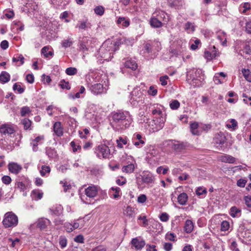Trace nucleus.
Segmentation results:
<instances>
[{"instance_id": "nucleus-6", "label": "nucleus", "mask_w": 251, "mask_h": 251, "mask_svg": "<svg viewBox=\"0 0 251 251\" xmlns=\"http://www.w3.org/2000/svg\"><path fill=\"white\" fill-rule=\"evenodd\" d=\"M94 152L96 156L101 158H109L110 155V151L109 147L105 145L101 144L95 148Z\"/></svg>"}, {"instance_id": "nucleus-30", "label": "nucleus", "mask_w": 251, "mask_h": 251, "mask_svg": "<svg viewBox=\"0 0 251 251\" xmlns=\"http://www.w3.org/2000/svg\"><path fill=\"white\" fill-rule=\"evenodd\" d=\"M135 168V165L133 163H130L127 165L124 166L122 167V171L126 173L131 174L134 172Z\"/></svg>"}, {"instance_id": "nucleus-7", "label": "nucleus", "mask_w": 251, "mask_h": 251, "mask_svg": "<svg viewBox=\"0 0 251 251\" xmlns=\"http://www.w3.org/2000/svg\"><path fill=\"white\" fill-rule=\"evenodd\" d=\"M107 45H108L107 42L104 43L103 44V45H102V47L100 49V51L101 52H103L104 50H105V51H104L103 52V55L102 56V57L104 58V59H105V60L107 59V55L108 54L110 55L109 58L110 57L111 54V53H112V52L113 51H114L115 50H116L115 48H114V49H113V48H114V46H116L117 45L119 46V43L118 42H116L114 44H112V43H111V44H110L111 46L109 47H108V46L107 47Z\"/></svg>"}, {"instance_id": "nucleus-21", "label": "nucleus", "mask_w": 251, "mask_h": 251, "mask_svg": "<svg viewBox=\"0 0 251 251\" xmlns=\"http://www.w3.org/2000/svg\"><path fill=\"white\" fill-rule=\"evenodd\" d=\"M194 229V224L190 220H187L185 221L184 230L187 233H190Z\"/></svg>"}, {"instance_id": "nucleus-53", "label": "nucleus", "mask_w": 251, "mask_h": 251, "mask_svg": "<svg viewBox=\"0 0 251 251\" xmlns=\"http://www.w3.org/2000/svg\"><path fill=\"white\" fill-rule=\"evenodd\" d=\"M185 29L187 31L193 32L195 30V27L192 23L188 22L185 24Z\"/></svg>"}, {"instance_id": "nucleus-29", "label": "nucleus", "mask_w": 251, "mask_h": 251, "mask_svg": "<svg viewBox=\"0 0 251 251\" xmlns=\"http://www.w3.org/2000/svg\"><path fill=\"white\" fill-rule=\"evenodd\" d=\"M174 149L176 151H182L184 150L187 147V144L184 143H180L177 142L173 145Z\"/></svg>"}, {"instance_id": "nucleus-50", "label": "nucleus", "mask_w": 251, "mask_h": 251, "mask_svg": "<svg viewBox=\"0 0 251 251\" xmlns=\"http://www.w3.org/2000/svg\"><path fill=\"white\" fill-rule=\"evenodd\" d=\"M13 89L14 91L17 90L19 94L23 93L25 91V88L22 87L21 85L18 84L17 83H16L14 84L13 86Z\"/></svg>"}, {"instance_id": "nucleus-51", "label": "nucleus", "mask_w": 251, "mask_h": 251, "mask_svg": "<svg viewBox=\"0 0 251 251\" xmlns=\"http://www.w3.org/2000/svg\"><path fill=\"white\" fill-rule=\"evenodd\" d=\"M111 190L115 191V194L113 195V198L115 199L118 198L120 197L119 193L121 191V189L119 187H112L110 189Z\"/></svg>"}, {"instance_id": "nucleus-52", "label": "nucleus", "mask_w": 251, "mask_h": 251, "mask_svg": "<svg viewBox=\"0 0 251 251\" xmlns=\"http://www.w3.org/2000/svg\"><path fill=\"white\" fill-rule=\"evenodd\" d=\"M59 86L62 89H66L67 90H70L71 89V86L69 84V82H68V81L66 82L64 80H62L60 81Z\"/></svg>"}, {"instance_id": "nucleus-42", "label": "nucleus", "mask_w": 251, "mask_h": 251, "mask_svg": "<svg viewBox=\"0 0 251 251\" xmlns=\"http://www.w3.org/2000/svg\"><path fill=\"white\" fill-rule=\"evenodd\" d=\"M125 215L129 218H133L134 217V213L132 208L130 206H127L125 210Z\"/></svg>"}, {"instance_id": "nucleus-23", "label": "nucleus", "mask_w": 251, "mask_h": 251, "mask_svg": "<svg viewBox=\"0 0 251 251\" xmlns=\"http://www.w3.org/2000/svg\"><path fill=\"white\" fill-rule=\"evenodd\" d=\"M44 140L43 136H39L35 139L32 140L30 143L31 145L32 146V150L34 151H38V143L42 140Z\"/></svg>"}, {"instance_id": "nucleus-56", "label": "nucleus", "mask_w": 251, "mask_h": 251, "mask_svg": "<svg viewBox=\"0 0 251 251\" xmlns=\"http://www.w3.org/2000/svg\"><path fill=\"white\" fill-rule=\"evenodd\" d=\"M24 59H25V58L23 57V56L22 55L20 54V55H19L17 57H13L12 61L14 62H18L19 61H20L21 64L23 65L24 63Z\"/></svg>"}, {"instance_id": "nucleus-38", "label": "nucleus", "mask_w": 251, "mask_h": 251, "mask_svg": "<svg viewBox=\"0 0 251 251\" xmlns=\"http://www.w3.org/2000/svg\"><path fill=\"white\" fill-rule=\"evenodd\" d=\"M207 193V190L203 187H198L196 190V194L197 196H203L205 195Z\"/></svg>"}, {"instance_id": "nucleus-37", "label": "nucleus", "mask_w": 251, "mask_h": 251, "mask_svg": "<svg viewBox=\"0 0 251 251\" xmlns=\"http://www.w3.org/2000/svg\"><path fill=\"white\" fill-rule=\"evenodd\" d=\"M46 153L50 158H53L56 155V151L54 149L47 148Z\"/></svg>"}, {"instance_id": "nucleus-59", "label": "nucleus", "mask_w": 251, "mask_h": 251, "mask_svg": "<svg viewBox=\"0 0 251 251\" xmlns=\"http://www.w3.org/2000/svg\"><path fill=\"white\" fill-rule=\"evenodd\" d=\"M64 228L66 231L68 232H71L73 231V225L72 223H66L64 224Z\"/></svg>"}, {"instance_id": "nucleus-2", "label": "nucleus", "mask_w": 251, "mask_h": 251, "mask_svg": "<svg viewBox=\"0 0 251 251\" xmlns=\"http://www.w3.org/2000/svg\"><path fill=\"white\" fill-rule=\"evenodd\" d=\"M187 78L188 81H191V84L194 86H200L204 80L202 70L200 69H192L187 72Z\"/></svg>"}, {"instance_id": "nucleus-41", "label": "nucleus", "mask_w": 251, "mask_h": 251, "mask_svg": "<svg viewBox=\"0 0 251 251\" xmlns=\"http://www.w3.org/2000/svg\"><path fill=\"white\" fill-rule=\"evenodd\" d=\"M88 41H82L79 44L80 50L82 51L83 53H85L86 51L88 50V45L85 43H88Z\"/></svg>"}, {"instance_id": "nucleus-19", "label": "nucleus", "mask_w": 251, "mask_h": 251, "mask_svg": "<svg viewBox=\"0 0 251 251\" xmlns=\"http://www.w3.org/2000/svg\"><path fill=\"white\" fill-rule=\"evenodd\" d=\"M150 24L151 27L154 28H159L162 26V23L155 15L150 19Z\"/></svg>"}, {"instance_id": "nucleus-13", "label": "nucleus", "mask_w": 251, "mask_h": 251, "mask_svg": "<svg viewBox=\"0 0 251 251\" xmlns=\"http://www.w3.org/2000/svg\"><path fill=\"white\" fill-rule=\"evenodd\" d=\"M8 169L11 173L17 175L22 170V167L17 163L10 162L8 165Z\"/></svg>"}, {"instance_id": "nucleus-33", "label": "nucleus", "mask_w": 251, "mask_h": 251, "mask_svg": "<svg viewBox=\"0 0 251 251\" xmlns=\"http://www.w3.org/2000/svg\"><path fill=\"white\" fill-rule=\"evenodd\" d=\"M76 27H78L79 30H86L88 28L90 27V24L87 23L86 21H78V23L76 25Z\"/></svg>"}, {"instance_id": "nucleus-44", "label": "nucleus", "mask_w": 251, "mask_h": 251, "mask_svg": "<svg viewBox=\"0 0 251 251\" xmlns=\"http://www.w3.org/2000/svg\"><path fill=\"white\" fill-rule=\"evenodd\" d=\"M41 168L40 173L42 176H45L47 173L49 174L50 172V168L49 166L43 165Z\"/></svg>"}, {"instance_id": "nucleus-12", "label": "nucleus", "mask_w": 251, "mask_h": 251, "mask_svg": "<svg viewBox=\"0 0 251 251\" xmlns=\"http://www.w3.org/2000/svg\"><path fill=\"white\" fill-rule=\"evenodd\" d=\"M239 53L245 59L251 60V47L249 45L246 44L243 47V49L239 51Z\"/></svg>"}, {"instance_id": "nucleus-5", "label": "nucleus", "mask_w": 251, "mask_h": 251, "mask_svg": "<svg viewBox=\"0 0 251 251\" xmlns=\"http://www.w3.org/2000/svg\"><path fill=\"white\" fill-rule=\"evenodd\" d=\"M144 97L141 91L134 90L131 93L129 102L134 107L140 106L144 102Z\"/></svg>"}, {"instance_id": "nucleus-49", "label": "nucleus", "mask_w": 251, "mask_h": 251, "mask_svg": "<svg viewBox=\"0 0 251 251\" xmlns=\"http://www.w3.org/2000/svg\"><path fill=\"white\" fill-rule=\"evenodd\" d=\"M229 227V223L226 221H224L222 222L221 225V230L222 231H227Z\"/></svg>"}, {"instance_id": "nucleus-20", "label": "nucleus", "mask_w": 251, "mask_h": 251, "mask_svg": "<svg viewBox=\"0 0 251 251\" xmlns=\"http://www.w3.org/2000/svg\"><path fill=\"white\" fill-rule=\"evenodd\" d=\"M49 211L51 215L58 216L62 212V207L60 205L54 206L50 208Z\"/></svg>"}, {"instance_id": "nucleus-43", "label": "nucleus", "mask_w": 251, "mask_h": 251, "mask_svg": "<svg viewBox=\"0 0 251 251\" xmlns=\"http://www.w3.org/2000/svg\"><path fill=\"white\" fill-rule=\"evenodd\" d=\"M179 106L180 103L176 100H173L170 103V107L172 110H176L179 107Z\"/></svg>"}, {"instance_id": "nucleus-58", "label": "nucleus", "mask_w": 251, "mask_h": 251, "mask_svg": "<svg viewBox=\"0 0 251 251\" xmlns=\"http://www.w3.org/2000/svg\"><path fill=\"white\" fill-rule=\"evenodd\" d=\"M30 112V109L28 107L24 106L21 108V114L22 116H25L26 114Z\"/></svg>"}, {"instance_id": "nucleus-31", "label": "nucleus", "mask_w": 251, "mask_h": 251, "mask_svg": "<svg viewBox=\"0 0 251 251\" xmlns=\"http://www.w3.org/2000/svg\"><path fill=\"white\" fill-rule=\"evenodd\" d=\"M10 77V76L7 72L2 71L0 75V82L2 83H6L9 81Z\"/></svg>"}, {"instance_id": "nucleus-10", "label": "nucleus", "mask_w": 251, "mask_h": 251, "mask_svg": "<svg viewBox=\"0 0 251 251\" xmlns=\"http://www.w3.org/2000/svg\"><path fill=\"white\" fill-rule=\"evenodd\" d=\"M149 110L151 111L153 115H158L160 116V123H164L165 122V119L163 117L162 111L158 107V104L151 105L149 107Z\"/></svg>"}, {"instance_id": "nucleus-40", "label": "nucleus", "mask_w": 251, "mask_h": 251, "mask_svg": "<svg viewBox=\"0 0 251 251\" xmlns=\"http://www.w3.org/2000/svg\"><path fill=\"white\" fill-rule=\"evenodd\" d=\"M198 127V124L196 122H194L193 123L191 124L190 125V129L193 135H198L199 132L197 130V128Z\"/></svg>"}, {"instance_id": "nucleus-32", "label": "nucleus", "mask_w": 251, "mask_h": 251, "mask_svg": "<svg viewBox=\"0 0 251 251\" xmlns=\"http://www.w3.org/2000/svg\"><path fill=\"white\" fill-rule=\"evenodd\" d=\"M241 214V210L235 206L232 207L230 209V215L233 218L240 216Z\"/></svg>"}, {"instance_id": "nucleus-3", "label": "nucleus", "mask_w": 251, "mask_h": 251, "mask_svg": "<svg viewBox=\"0 0 251 251\" xmlns=\"http://www.w3.org/2000/svg\"><path fill=\"white\" fill-rule=\"evenodd\" d=\"M2 223L6 228L15 227L18 223V217L13 212H8L4 215Z\"/></svg>"}, {"instance_id": "nucleus-36", "label": "nucleus", "mask_w": 251, "mask_h": 251, "mask_svg": "<svg viewBox=\"0 0 251 251\" xmlns=\"http://www.w3.org/2000/svg\"><path fill=\"white\" fill-rule=\"evenodd\" d=\"M242 73L245 78L248 81L251 82V72L249 69H243Z\"/></svg>"}, {"instance_id": "nucleus-26", "label": "nucleus", "mask_w": 251, "mask_h": 251, "mask_svg": "<svg viewBox=\"0 0 251 251\" xmlns=\"http://www.w3.org/2000/svg\"><path fill=\"white\" fill-rule=\"evenodd\" d=\"M154 177L151 173L145 174L142 176V180L146 183H152L154 181Z\"/></svg>"}, {"instance_id": "nucleus-64", "label": "nucleus", "mask_w": 251, "mask_h": 251, "mask_svg": "<svg viewBox=\"0 0 251 251\" xmlns=\"http://www.w3.org/2000/svg\"><path fill=\"white\" fill-rule=\"evenodd\" d=\"M146 248L147 251H157L156 249V246L154 245L147 244Z\"/></svg>"}, {"instance_id": "nucleus-4", "label": "nucleus", "mask_w": 251, "mask_h": 251, "mask_svg": "<svg viewBox=\"0 0 251 251\" xmlns=\"http://www.w3.org/2000/svg\"><path fill=\"white\" fill-rule=\"evenodd\" d=\"M160 43L157 42L145 43L143 44V47L140 51V53L145 56L146 53L150 54L155 51H158L160 50Z\"/></svg>"}, {"instance_id": "nucleus-24", "label": "nucleus", "mask_w": 251, "mask_h": 251, "mask_svg": "<svg viewBox=\"0 0 251 251\" xmlns=\"http://www.w3.org/2000/svg\"><path fill=\"white\" fill-rule=\"evenodd\" d=\"M125 66L126 67L131 69L132 70H135L137 68V64L134 60L131 59L126 61Z\"/></svg>"}, {"instance_id": "nucleus-16", "label": "nucleus", "mask_w": 251, "mask_h": 251, "mask_svg": "<svg viewBox=\"0 0 251 251\" xmlns=\"http://www.w3.org/2000/svg\"><path fill=\"white\" fill-rule=\"evenodd\" d=\"M103 90V85L100 83H95L90 87V90L95 95L102 93Z\"/></svg>"}, {"instance_id": "nucleus-35", "label": "nucleus", "mask_w": 251, "mask_h": 251, "mask_svg": "<svg viewBox=\"0 0 251 251\" xmlns=\"http://www.w3.org/2000/svg\"><path fill=\"white\" fill-rule=\"evenodd\" d=\"M117 147L121 149L123 148L124 145H126L127 143V138L126 137H119L116 141Z\"/></svg>"}, {"instance_id": "nucleus-28", "label": "nucleus", "mask_w": 251, "mask_h": 251, "mask_svg": "<svg viewBox=\"0 0 251 251\" xmlns=\"http://www.w3.org/2000/svg\"><path fill=\"white\" fill-rule=\"evenodd\" d=\"M217 38L224 46L226 45V35L224 31H219L217 33Z\"/></svg>"}, {"instance_id": "nucleus-54", "label": "nucleus", "mask_w": 251, "mask_h": 251, "mask_svg": "<svg viewBox=\"0 0 251 251\" xmlns=\"http://www.w3.org/2000/svg\"><path fill=\"white\" fill-rule=\"evenodd\" d=\"M16 186L17 188L20 189L21 191H24L26 189L25 184L22 181H17L16 183Z\"/></svg>"}, {"instance_id": "nucleus-34", "label": "nucleus", "mask_w": 251, "mask_h": 251, "mask_svg": "<svg viewBox=\"0 0 251 251\" xmlns=\"http://www.w3.org/2000/svg\"><path fill=\"white\" fill-rule=\"evenodd\" d=\"M50 47L45 46L41 50V53L46 58L49 57L50 56H52L53 51L49 50Z\"/></svg>"}, {"instance_id": "nucleus-18", "label": "nucleus", "mask_w": 251, "mask_h": 251, "mask_svg": "<svg viewBox=\"0 0 251 251\" xmlns=\"http://www.w3.org/2000/svg\"><path fill=\"white\" fill-rule=\"evenodd\" d=\"M219 159L222 162L227 163H234L236 161L235 157L228 154L221 155Z\"/></svg>"}, {"instance_id": "nucleus-14", "label": "nucleus", "mask_w": 251, "mask_h": 251, "mask_svg": "<svg viewBox=\"0 0 251 251\" xmlns=\"http://www.w3.org/2000/svg\"><path fill=\"white\" fill-rule=\"evenodd\" d=\"M97 194V187L94 185L89 186L85 190V194L89 198H93L95 197Z\"/></svg>"}, {"instance_id": "nucleus-9", "label": "nucleus", "mask_w": 251, "mask_h": 251, "mask_svg": "<svg viewBox=\"0 0 251 251\" xmlns=\"http://www.w3.org/2000/svg\"><path fill=\"white\" fill-rule=\"evenodd\" d=\"M131 248L135 250H140L143 249L146 245L145 240L140 239L139 237L133 238L130 242Z\"/></svg>"}, {"instance_id": "nucleus-60", "label": "nucleus", "mask_w": 251, "mask_h": 251, "mask_svg": "<svg viewBox=\"0 0 251 251\" xmlns=\"http://www.w3.org/2000/svg\"><path fill=\"white\" fill-rule=\"evenodd\" d=\"M160 220L164 222L169 220V216L167 213H162L159 216Z\"/></svg>"}, {"instance_id": "nucleus-25", "label": "nucleus", "mask_w": 251, "mask_h": 251, "mask_svg": "<svg viewBox=\"0 0 251 251\" xmlns=\"http://www.w3.org/2000/svg\"><path fill=\"white\" fill-rule=\"evenodd\" d=\"M134 136L137 140H139V141L134 142L133 144L137 147L141 148L145 144V141L142 139V136L139 133L135 134Z\"/></svg>"}, {"instance_id": "nucleus-45", "label": "nucleus", "mask_w": 251, "mask_h": 251, "mask_svg": "<svg viewBox=\"0 0 251 251\" xmlns=\"http://www.w3.org/2000/svg\"><path fill=\"white\" fill-rule=\"evenodd\" d=\"M59 244L62 249L65 248L67 244V240L64 236H60L59 239Z\"/></svg>"}, {"instance_id": "nucleus-11", "label": "nucleus", "mask_w": 251, "mask_h": 251, "mask_svg": "<svg viewBox=\"0 0 251 251\" xmlns=\"http://www.w3.org/2000/svg\"><path fill=\"white\" fill-rule=\"evenodd\" d=\"M15 131L13 126L10 124H2L0 126V132L3 134H11Z\"/></svg>"}, {"instance_id": "nucleus-46", "label": "nucleus", "mask_w": 251, "mask_h": 251, "mask_svg": "<svg viewBox=\"0 0 251 251\" xmlns=\"http://www.w3.org/2000/svg\"><path fill=\"white\" fill-rule=\"evenodd\" d=\"M32 195L35 200H40L43 197V193L39 191L33 190L32 192Z\"/></svg>"}, {"instance_id": "nucleus-39", "label": "nucleus", "mask_w": 251, "mask_h": 251, "mask_svg": "<svg viewBox=\"0 0 251 251\" xmlns=\"http://www.w3.org/2000/svg\"><path fill=\"white\" fill-rule=\"evenodd\" d=\"M22 124L24 125L25 130L31 129L30 128L31 125V121L28 119L25 118L22 121Z\"/></svg>"}, {"instance_id": "nucleus-61", "label": "nucleus", "mask_w": 251, "mask_h": 251, "mask_svg": "<svg viewBox=\"0 0 251 251\" xmlns=\"http://www.w3.org/2000/svg\"><path fill=\"white\" fill-rule=\"evenodd\" d=\"M169 79L168 75H165L160 77V81L162 86H165L167 84V79Z\"/></svg>"}, {"instance_id": "nucleus-22", "label": "nucleus", "mask_w": 251, "mask_h": 251, "mask_svg": "<svg viewBox=\"0 0 251 251\" xmlns=\"http://www.w3.org/2000/svg\"><path fill=\"white\" fill-rule=\"evenodd\" d=\"M117 24L121 25L123 27H127L130 25V20L127 18L120 17L117 20Z\"/></svg>"}, {"instance_id": "nucleus-62", "label": "nucleus", "mask_w": 251, "mask_h": 251, "mask_svg": "<svg viewBox=\"0 0 251 251\" xmlns=\"http://www.w3.org/2000/svg\"><path fill=\"white\" fill-rule=\"evenodd\" d=\"M73 42L70 39L65 40L62 43V46L63 47L66 48L68 47H70L72 46Z\"/></svg>"}, {"instance_id": "nucleus-63", "label": "nucleus", "mask_w": 251, "mask_h": 251, "mask_svg": "<svg viewBox=\"0 0 251 251\" xmlns=\"http://www.w3.org/2000/svg\"><path fill=\"white\" fill-rule=\"evenodd\" d=\"M244 200L247 206L249 208H251V197L248 196H245Z\"/></svg>"}, {"instance_id": "nucleus-17", "label": "nucleus", "mask_w": 251, "mask_h": 251, "mask_svg": "<svg viewBox=\"0 0 251 251\" xmlns=\"http://www.w3.org/2000/svg\"><path fill=\"white\" fill-rule=\"evenodd\" d=\"M53 131L55 134L58 136H62L63 134V127L60 122H56L53 125Z\"/></svg>"}, {"instance_id": "nucleus-1", "label": "nucleus", "mask_w": 251, "mask_h": 251, "mask_svg": "<svg viewBox=\"0 0 251 251\" xmlns=\"http://www.w3.org/2000/svg\"><path fill=\"white\" fill-rule=\"evenodd\" d=\"M110 125L115 132H121L128 128L132 120L128 112L117 110L109 116Z\"/></svg>"}, {"instance_id": "nucleus-48", "label": "nucleus", "mask_w": 251, "mask_h": 251, "mask_svg": "<svg viewBox=\"0 0 251 251\" xmlns=\"http://www.w3.org/2000/svg\"><path fill=\"white\" fill-rule=\"evenodd\" d=\"M77 69L74 67H69L66 69L65 72L69 75H73L77 73Z\"/></svg>"}, {"instance_id": "nucleus-57", "label": "nucleus", "mask_w": 251, "mask_h": 251, "mask_svg": "<svg viewBox=\"0 0 251 251\" xmlns=\"http://www.w3.org/2000/svg\"><path fill=\"white\" fill-rule=\"evenodd\" d=\"M2 182L6 185L9 184L11 182V178L8 176H4L1 178Z\"/></svg>"}, {"instance_id": "nucleus-15", "label": "nucleus", "mask_w": 251, "mask_h": 251, "mask_svg": "<svg viewBox=\"0 0 251 251\" xmlns=\"http://www.w3.org/2000/svg\"><path fill=\"white\" fill-rule=\"evenodd\" d=\"M50 224V221L46 218L39 219L37 222V226L41 230L47 228V226Z\"/></svg>"}, {"instance_id": "nucleus-47", "label": "nucleus", "mask_w": 251, "mask_h": 251, "mask_svg": "<svg viewBox=\"0 0 251 251\" xmlns=\"http://www.w3.org/2000/svg\"><path fill=\"white\" fill-rule=\"evenodd\" d=\"M95 13L98 15L101 16L103 14L104 9L102 6H98L96 7L94 9Z\"/></svg>"}, {"instance_id": "nucleus-27", "label": "nucleus", "mask_w": 251, "mask_h": 251, "mask_svg": "<svg viewBox=\"0 0 251 251\" xmlns=\"http://www.w3.org/2000/svg\"><path fill=\"white\" fill-rule=\"evenodd\" d=\"M188 200V196L186 193H182L177 197V202L181 205L186 204Z\"/></svg>"}, {"instance_id": "nucleus-55", "label": "nucleus", "mask_w": 251, "mask_h": 251, "mask_svg": "<svg viewBox=\"0 0 251 251\" xmlns=\"http://www.w3.org/2000/svg\"><path fill=\"white\" fill-rule=\"evenodd\" d=\"M153 15H155L157 18H158L159 20L160 19L165 18L166 13L162 11H155Z\"/></svg>"}, {"instance_id": "nucleus-8", "label": "nucleus", "mask_w": 251, "mask_h": 251, "mask_svg": "<svg viewBox=\"0 0 251 251\" xmlns=\"http://www.w3.org/2000/svg\"><path fill=\"white\" fill-rule=\"evenodd\" d=\"M226 140V138L224 133L221 132L216 134L214 138L215 146L218 150H221Z\"/></svg>"}]
</instances>
